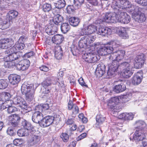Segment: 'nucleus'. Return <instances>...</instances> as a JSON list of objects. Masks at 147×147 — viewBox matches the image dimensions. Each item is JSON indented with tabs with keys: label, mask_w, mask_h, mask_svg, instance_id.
Masks as SVG:
<instances>
[{
	"label": "nucleus",
	"mask_w": 147,
	"mask_h": 147,
	"mask_svg": "<svg viewBox=\"0 0 147 147\" xmlns=\"http://www.w3.org/2000/svg\"><path fill=\"white\" fill-rule=\"evenodd\" d=\"M114 13H103L102 15V19H98L97 23L100 24L102 22H107L116 23L119 22V11L116 9H114Z\"/></svg>",
	"instance_id": "nucleus-1"
},
{
	"label": "nucleus",
	"mask_w": 147,
	"mask_h": 147,
	"mask_svg": "<svg viewBox=\"0 0 147 147\" xmlns=\"http://www.w3.org/2000/svg\"><path fill=\"white\" fill-rule=\"evenodd\" d=\"M33 86V84L25 83L21 86V92L23 94L26 95V100L29 101H32L34 99L35 90Z\"/></svg>",
	"instance_id": "nucleus-2"
},
{
	"label": "nucleus",
	"mask_w": 147,
	"mask_h": 147,
	"mask_svg": "<svg viewBox=\"0 0 147 147\" xmlns=\"http://www.w3.org/2000/svg\"><path fill=\"white\" fill-rule=\"evenodd\" d=\"M132 7H134L128 0H117L112 2L111 7L114 9L121 11L122 9H129Z\"/></svg>",
	"instance_id": "nucleus-3"
},
{
	"label": "nucleus",
	"mask_w": 147,
	"mask_h": 147,
	"mask_svg": "<svg viewBox=\"0 0 147 147\" xmlns=\"http://www.w3.org/2000/svg\"><path fill=\"white\" fill-rule=\"evenodd\" d=\"M11 102L17 107L24 109L26 113L31 111L32 108L28 105L26 101L22 97L18 96L14 97Z\"/></svg>",
	"instance_id": "nucleus-4"
},
{
	"label": "nucleus",
	"mask_w": 147,
	"mask_h": 147,
	"mask_svg": "<svg viewBox=\"0 0 147 147\" xmlns=\"http://www.w3.org/2000/svg\"><path fill=\"white\" fill-rule=\"evenodd\" d=\"M119 67H121V69L124 68L121 73L122 76L124 78H128L133 74V67L128 62H123L120 63Z\"/></svg>",
	"instance_id": "nucleus-5"
},
{
	"label": "nucleus",
	"mask_w": 147,
	"mask_h": 147,
	"mask_svg": "<svg viewBox=\"0 0 147 147\" xmlns=\"http://www.w3.org/2000/svg\"><path fill=\"white\" fill-rule=\"evenodd\" d=\"M111 63L108 64V69L107 72V75L111 76L115 74V72L117 71L119 68L121 69V67H119L120 63H119L117 60H109Z\"/></svg>",
	"instance_id": "nucleus-6"
},
{
	"label": "nucleus",
	"mask_w": 147,
	"mask_h": 147,
	"mask_svg": "<svg viewBox=\"0 0 147 147\" xmlns=\"http://www.w3.org/2000/svg\"><path fill=\"white\" fill-rule=\"evenodd\" d=\"M82 58L87 63H92L98 61L100 59V57L98 55L92 53H88L83 54Z\"/></svg>",
	"instance_id": "nucleus-7"
},
{
	"label": "nucleus",
	"mask_w": 147,
	"mask_h": 147,
	"mask_svg": "<svg viewBox=\"0 0 147 147\" xmlns=\"http://www.w3.org/2000/svg\"><path fill=\"white\" fill-rule=\"evenodd\" d=\"M125 53V51L120 50L111 54L109 57V60H117L119 62V61L123 59Z\"/></svg>",
	"instance_id": "nucleus-8"
},
{
	"label": "nucleus",
	"mask_w": 147,
	"mask_h": 147,
	"mask_svg": "<svg viewBox=\"0 0 147 147\" xmlns=\"http://www.w3.org/2000/svg\"><path fill=\"white\" fill-rule=\"evenodd\" d=\"M146 133L143 129H136L133 135V138L136 141H142L146 138Z\"/></svg>",
	"instance_id": "nucleus-9"
},
{
	"label": "nucleus",
	"mask_w": 147,
	"mask_h": 147,
	"mask_svg": "<svg viewBox=\"0 0 147 147\" xmlns=\"http://www.w3.org/2000/svg\"><path fill=\"white\" fill-rule=\"evenodd\" d=\"M145 60V56L144 54L141 53L137 55L135 59V67L137 69L140 68L143 65Z\"/></svg>",
	"instance_id": "nucleus-10"
},
{
	"label": "nucleus",
	"mask_w": 147,
	"mask_h": 147,
	"mask_svg": "<svg viewBox=\"0 0 147 147\" xmlns=\"http://www.w3.org/2000/svg\"><path fill=\"white\" fill-rule=\"evenodd\" d=\"M97 28L96 26L92 25H90L87 27H85L82 29L80 32V36L84 34H89L94 33L97 31Z\"/></svg>",
	"instance_id": "nucleus-11"
},
{
	"label": "nucleus",
	"mask_w": 147,
	"mask_h": 147,
	"mask_svg": "<svg viewBox=\"0 0 147 147\" xmlns=\"http://www.w3.org/2000/svg\"><path fill=\"white\" fill-rule=\"evenodd\" d=\"M21 118L17 114H13L9 117V120L10 122L9 125L12 127H18V123Z\"/></svg>",
	"instance_id": "nucleus-12"
},
{
	"label": "nucleus",
	"mask_w": 147,
	"mask_h": 147,
	"mask_svg": "<svg viewBox=\"0 0 147 147\" xmlns=\"http://www.w3.org/2000/svg\"><path fill=\"white\" fill-rule=\"evenodd\" d=\"M36 111L32 115V120L34 122L39 123L41 126V121L43 120L44 117L40 111L39 110Z\"/></svg>",
	"instance_id": "nucleus-13"
},
{
	"label": "nucleus",
	"mask_w": 147,
	"mask_h": 147,
	"mask_svg": "<svg viewBox=\"0 0 147 147\" xmlns=\"http://www.w3.org/2000/svg\"><path fill=\"white\" fill-rule=\"evenodd\" d=\"M55 117L50 115H48L44 117L41 122V127H46L52 124L54 120Z\"/></svg>",
	"instance_id": "nucleus-14"
},
{
	"label": "nucleus",
	"mask_w": 147,
	"mask_h": 147,
	"mask_svg": "<svg viewBox=\"0 0 147 147\" xmlns=\"http://www.w3.org/2000/svg\"><path fill=\"white\" fill-rule=\"evenodd\" d=\"M13 41L11 38H4L0 40V47L6 49L11 47L13 44Z\"/></svg>",
	"instance_id": "nucleus-15"
},
{
	"label": "nucleus",
	"mask_w": 147,
	"mask_h": 147,
	"mask_svg": "<svg viewBox=\"0 0 147 147\" xmlns=\"http://www.w3.org/2000/svg\"><path fill=\"white\" fill-rule=\"evenodd\" d=\"M119 102V98L117 97L111 98L109 100L108 105L110 108L115 112H117L118 110L116 109V105Z\"/></svg>",
	"instance_id": "nucleus-16"
},
{
	"label": "nucleus",
	"mask_w": 147,
	"mask_h": 147,
	"mask_svg": "<svg viewBox=\"0 0 147 147\" xmlns=\"http://www.w3.org/2000/svg\"><path fill=\"white\" fill-rule=\"evenodd\" d=\"M113 51V47L111 46H105L99 48L98 53L101 55H105L111 54Z\"/></svg>",
	"instance_id": "nucleus-17"
},
{
	"label": "nucleus",
	"mask_w": 147,
	"mask_h": 147,
	"mask_svg": "<svg viewBox=\"0 0 147 147\" xmlns=\"http://www.w3.org/2000/svg\"><path fill=\"white\" fill-rule=\"evenodd\" d=\"M119 22L122 24H127L130 21V17L126 13L119 11Z\"/></svg>",
	"instance_id": "nucleus-18"
},
{
	"label": "nucleus",
	"mask_w": 147,
	"mask_h": 147,
	"mask_svg": "<svg viewBox=\"0 0 147 147\" xmlns=\"http://www.w3.org/2000/svg\"><path fill=\"white\" fill-rule=\"evenodd\" d=\"M135 21L139 23H142L145 22L146 17L144 13L141 12L136 13L133 16Z\"/></svg>",
	"instance_id": "nucleus-19"
},
{
	"label": "nucleus",
	"mask_w": 147,
	"mask_h": 147,
	"mask_svg": "<svg viewBox=\"0 0 147 147\" xmlns=\"http://www.w3.org/2000/svg\"><path fill=\"white\" fill-rule=\"evenodd\" d=\"M21 126L24 128V129L28 131L30 134H33L35 131L34 127L30 123L25 120H23L22 121Z\"/></svg>",
	"instance_id": "nucleus-20"
},
{
	"label": "nucleus",
	"mask_w": 147,
	"mask_h": 147,
	"mask_svg": "<svg viewBox=\"0 0 147 147\" xmlns=\"http://www.w3.org/2000/svg\"><path fill=\"white\" fill-rule=\"evenodd\" d=\"M105 67L104 64L101 63L97 65L95 73L97 77H101L105 72Z\"/></svg>",
	"instance_id": "nucleus-21"
},
{
	"label": "nucleus",
	"mask_w": 147,
	"mask_h": 147,
	"mask_svg": "<svg viewBox=\"0 0 147 147\" xmlns=\"http://www.w3.org/2000/svg\"><path fill=\"white\" fill-rule=\"evenodd\" d=\"M97 34L103 36L110 34L111 33V30L106 27L100 26L97 30Z\"/></svg>",
	"instance_id": "nucleus-22"
},
{
	"label": "nucleus",
	"mask_w": 147,
	"mask_h": 147,
	"mask_svg": "<svg viewBox=\"0 0 147 147\" xmlns=\"http://www.w3.org/2000/svg\"><path fill=\"white\" fill-rule=\"evenodd\" d=\"M10 83L13 85L17 84L20 80V77L16 74H10L9 77Z\"/></svg>",
	"instance_id": "nucleus-23"
},
{
	"label": "nucleus",
	"mask_w": 147,
	"mask_h": 147,
	"mask_svg": "<svg viewBox=\"0 0 147 147\" xmlns=\"http://www.w3.org/2000/svg\"><path fill=\"white\" fill-rule=\"evenodd\" d=\"M142 78L141 73H137L135 74L132 78V84L135 85H138L141 82Z\"/></svg>",
	"instance_id": "nucleus-24"
},
{
	"label": "nucleus",
	"mask_w": 147,
	"mask_h": 147,
	"mask_svg": "<svg viewBox=\"0 0 147 147\" xmlns=\"http://www.w3.org/2000/svg\"><path fill=\"white\" fill-rule=\"evenodd\" d=\"M68 108L69 110H71L72 113L77 114L79 113V108L75 104H74L71 101H69L68 104Z\"/></svg>",
	"instance_id": "nucleus-25"
},
{
	"label": "nucleus",
	"mask_w": 147,
	"mask_h": 147,
	"mask_svg": "<svg viewBox=\"0 0 147 147\" xmlns=\"http://www.w3.org/2000/svg\"><path fill=\"white\" fill-rule=\"evenodd\" d=\"M57 28L53 24L49 25L46 28L45 32L49 35H53L57 32Z\"/></svg>",
	"instance_id": "nucleus-26"
},
{
	"label": "nucleus",
	"mask_w": 147,
	"mask_h": 147,
	"mask_svg": "<svg viewBox=\"0 0 147 147\" xmlns=\"http://www.w3.org/2000/svg\"><path fill=\"white\" fill-rule=\"evenodd\" d=\"M25 44L23 43L16 42L15 45L10 49V52H16L22 50L24 49Z\"/></svg>",
	"instance_id": "nucleus-27"
},
{
	"label": "nucleus",
	"mask_w": 147,
	"mask_h": 147,
	"mask_svg": "<svg viewBox=\"0 0 147 147\" xmlns=\"http://www.w3.org/2000/svg\"><path fill=\"white\" fill-rule=\"evenodd\" d=\"M10 98V94L9 93L4 92L0 95V101L3 102H5V103L7 101V103H11V101L9 100Z\"/></svg>",
	"instance_id": "nucleus-28"
},
{
	"label": "nucleus",
	"mask_w": 147,
	"mask_h": 147,
	"mask_svg": "<svg viewBox=\"0 0 147 147\" xmlns=\"http://www.w3.org/2000/svg\"><path fill=\"white\" fill-rule=\"evenodd\" d=\"M54 78L50 77L47 78L42 83V85L44 88L47 87L52 84H54L53 80Z\"/></svg>",
	"instance_id": "nucleus-29"
},
{
	"label": "nucleus",
	"mask_w": 147,
	"mask_h": 147,
	"mask_svg": "<svg viewBox=\"0 0 147 147\" xmlns=\"http://www.w3.org/2000/svg\"><path fill=\"white\" fill-rule=\"evenodd\" d=\"M55 55L56 58L58 60L62 58L63 54L62 48L60 46H58L55 49Z\"/></svg>",
	"instance_id": "nucleus-30"
},
{
	"label": "nucleus",
	"mask_w": 147,
	"mask_h": 147,
	"mask_svg": "<svg viewBox=\"0 0 147 147\" xmlns=\"http://www.w3.org/2000/svg\"><path fill=\"white\" fill-rule=\"evenodd\" d=\"M63 39V36L57 34L54 35L52 37V41L54 43L56 44H59L62 42Z\"/></svg>",
	"instance_id": "nucleus-31"
},
{
	"label": "nucleus",
	"mask_w": 147,
	"mask_h": 147,
	"mask_svg": "<svg viewBox=\"0 0 147 147\" xmlns=\"http://www.w3.org/2000/svg\"><path fill=\"white\" fill-rule=\"evenodd\" d=\"M69 21L70 24L74 27L77 26L80 22V19L78 17H71L69 18Z\"/></svg>",
	"instance_id": "nucleus-32"
},
{
	"label": "nucleus",
	"mask_w": 147,
	"mask_h": 147,
	"mask_svg": "<svg viewBox=\"0 0 147 147\" xmlns=\"http://www.w3.org/2000/svg\"><path fill=\"white\" fill-rule=\"evenodd\" d=\"M127 31V30L125 28L120 27L118 30V34L120 37L123 38H127L128 37V36Z\"/></svg>",
	"instance_id": "nucleus-33"
},
{
	"label": "nucleus",
	"mask_w": 147,
	"mask_h": 147,
	"mask_svg": "<svg viewBox=\"0 0 147 147\" xmlns=\"http://www.w3.org/2000/svg\"><path fill=\"white\" fill-rule=\"evenodd\" d=\"M126 89L125 85L122 83L115 85L113 90L117 93H119L124 91Z\"/></svg>",
	"instance_id": "nucleus-34"
},
{
	"label": "nucleus",
	"mask_w": 147,
	"mask_h": 147,
	"mask_svg": "<svg viewBox=\"0 0 147 147\" xmlns=\"http://www.w3.org/2000/svg\"><path fill=\"white\" fill-rule=\"evenodd\" d=\"M9 16L6 18L7 20H9V21L11 22V23H12V19L17 17L18 15V13L15 10H11L9 12Z\"/></svg>",
	"instance_id": "nucleus-35"
},
{
	"label": "nucleus",
	"mask_w": 147,
	"mask_h": 147,
	"mask_svg": "<svg viewBox=\"0 0 147 147\" xmlns=\"http://www.w3.org/2000/svg\"><path fill=\"white\" fill-rule=\"evenodd\" d=\"M63 16L59 14H57L53 17V20L54 23L57 25H59V23L63 21Z\"/></svg>",
	"instance_id": "nucleus-36"
},
{
	"label": "nucleus",
	"mask_w": 147,
	"mask_h": 147,
	"mask_svg": "<svg viewBox=\"0 0 147 147\" xmlns=\"http://www.w3.org/2000/svg\"><path fill=\"white\" fill-rule=\"evenodd\" d=\"M70 26L68 23H63L61 26V29L62 32L65 34L67 33L70 29Z\"/></svg>",
	"instance_id": "nucleus-37"
},
{
	"label": "nucleus",
	"mask_w": 147,
	"mask_h": 147,
	"mask_svg": "<svg viewBox=\"0 0 147 147\" xmlns=\"http://www.w3.org/2000/svg\"><path fill=\"white\" fill-rule=\"evenodd\" d=\"M49 108V105L46 104L36 106L35 107V110H39L42 112L48 110Z\"/></svg>",
	"instance_id": "nucleus-38"
},
{
	"label": "nucleus",
	"mask_w": 147,
	"mask_h": 147,
	"mask_svg": "<svg viewBox=\"0 0 147 147\" xmlns=\"http://www.w3.org/2000/svg\"><path fill=\"white\" fill-rule=\"evenodd\" d=\"M17 134L20 137L27 136L29 135L31 136V134L29 133L28 131L24 128L19 129L17 131Z\"/></svg>",
	"instance_id": "nucleus-39"
},
{
	"label": "nucleus",
	"mask_w": 147,
	"mask_h": 147,
	"mask_svg": "<svg viewBox=\"0 0 147 147\" xmlns=\"http://www.w3.org/2000/svg\"><path fill=\"white\" fill-rule=\"evenodd\" d=\"M6 21H3L0 24V29L2 30L6 29L8 28L11 24V22L9 20H7Z\"/></svg>",
	"instance_id": "nucleus-40"
},
{
	"label": "nucleus",
	"mask_w": 147,
	"mask_h": 147,
	"mask_svg": "<svg viewBox=\"0 0 147 147\" xmlns=\"http://www.w3.org/2000/svg\"><path fill=\"white\" fill-rule=\"evenodd\" d=\"M65 5V2L64 0H59L55 4V7L58 9H61L64 7Z\"/></svg>",
	"instance_id": "nucleus-41"
},
{
	"label": "nucleus",
	"mask_w": 147,
	"mask_h": 147,
	"mask_svg": "<svg viewBox=\"0 0 147 147\" xmlns=\"http://www.w3.org/2000/svg\"><path fill=\"white\" fill-rule=\"evenodd\" d=\"M88 45L84 36L82 37L79 42V46L80 48H86Z\"/></svg>",
	"instance_id": "nucleus-42"
},
{
	"label": "nucleus",
	"mask_w": 147,
	"mask_h": 147,
	"mask_svg": "<svg viewBox=\"0 0 147 147\" xmlns=\"http://www.w3.org/2000/svg\"><path fill=\"white\" fill-rule=\"evenodd\" d=\"M105 118L100 114L98 115L96 117V125H99L103 123L105 120Z\"/></svg>",
	"instance_id": "nucleus-43"
},
{
	"label": "nucleus",
	"mask_w": 147,
	"mask_h": 147,
	"mask_svg": "<svg viewBox=\"0 0 147 147\" xmlns=\"http://www.w3.org/2000/svg\"><path fill=\"white\" fill-rule=\"evenodd\" d=\"M40 137L35 135H32L29 140L30 143L32 144H35L39 142L40 140Z\"/></svg>",
	"instance_id": "nucleus-44"
},
{
	"label": "nucleus",
	"mask_w": 147,
	"mask_h": 147,
	"mask_svg": "<svg viewBox=\"0 0 147 147\" xmlns=\"http://www.w3.org/2000/svg\"><path fill=\"white\" fill-rule=\"evenodd\" d=\"M9 52L10 53L11 51H9ZM11 52L13 53L14 60L18 59V60L20 61V60L23 58L22 54L21 53L16 51V52Z\"/></svg>",
	"instance_id": "nucleus-45"
},
{
	"label": "nucleus",
	"mask_w": 147,
	"mask_h": 147,
	"mask_svg": "<svg viewBox=\"0 0 147 147\" xmlns=\"http://www.w3.org/2000/svg\"><path fill=\"white\" fill-rule=\"evenodd\" d=\"M4 107H5V109L7 108V111L9 113H11L17 111V109L16 107L7 105L6 103H5Z\"/></svg>",
	"instance_id": "nucleus-46"
},
{
	"label": "nucleus",
	"mask_w": 147,
	"mask_h": 147,
	"mask_svg": "<svg viewBox=\"0 0 147 147\" xmlns=\"http://www.w3.org/2000/svg\"><path fill=\"white\" fill-rule=\"evenodd\" d=\"M8 85V81L7 80L3 79L0 80V89H4L6 88Z\"/></svg>",
	"instance_id": "nucleus-47"
},
{
	"label": "nucleus",
	"mask_w": 147,
	"mask_h": 147,
	"mask_svg": "<svg viewBox=\"0 0 147 147\" xmlns=\"http://www.w3.org/2000/svg\"><path fill=\"white\" fill-rule=\"evenodd\" d=\"M86 35L84 36V38H85L88 45L94 41L95 38L94 36L89 34Z\"/></svg>",
	"instance_id": "nucleus-48"
},
{
	"label": "nucleus",
	"mask_w": 147,
	"mask_h": 147,
	"mask_svg": "<svg viewBox=\"0 0 147 147\" xmlns=\"http://www.w3.org/2000/svg\"><path fill=\"white\" fill-rule=\"evenodd\" d=\"M51 5L50 4L45 3L44 4L42 7V10L45 12H49L51 9Z\"/></svg>",
	"instance_id": "nucleus-49"
},
{
	"label": "nucleus",
	"mask_w": 147,
	"mask_h": 147,
	"mask_svg": "<svg viewBox=\"0 0 147 147\" xmlns=\"http://www.w3.org/2000/svg\"><path fill=\"white\" fill-rule=\"evenodd\" d=\"M145 124H146L145 123L142 121L138 120L136 121L135 122V125L137 126L136 129H142V127L141 126Z\"/></svg>",
	"instance_id": "nucleus-50"
},
{
	"label": "nucleus",
	"mask_w": 147,
	"mask_h": 147,
	"mask_svg": "<svg viewBox=\"0 0 147 147\" xmlns=\"http://www.w3.org/2000/svg\"><path fill=\"white\" fill-rule=\"evenodd\" d=\"M22 62H19V63L17 64L16 67L19 70L24 71L27 69L28 67H26V65L22 64Z\"/></svg>",
	"instance_id": "nucleus-51"
},
{
	"label": "nucleus",
	"mask_w": 147,
	"mask_h": 147,
	"mask_svg": "<svg viewBox=\"0 0 147 147\" xmlns=\"http://www.w3.org/2000/svg\"><path fill=\"white\" fill-rule=\"evenodd\" d=\"M108 44L114 48L118 47L121 45L119 42L117 41H111L108 43Z\"/></svg>",
	"instance_id": "nucleus-52"
},
{
	"label": "nucleus",
	"mask_w": 147,
	"mask_h": 147,
	"mask_svg": "<svg viewBox=\"0 0 147 147\" xmlns=\"http://www.w3.org/2000/svg\"><path fill=\"white\" fill-rule=\"evenodd\" d=\"M60 137L64 142H67L69 140V136L66 133H62L60 135Z\"/></svg>",
	"instance_id": "nucleus-53"
},
{
	"label": "nucleus",
	"mask_w": 147,
	"mask_h": 147,
	"mask_svg": "<svg viewBox=\"0 0 147 147\" xmlns=\"http://www.w3.org/2000/svg\"><path fill=\"white\" fill-rule=\"evenodd\" d=\"M134 115L131 113H126L125 117V120L127 121L132 120L134 118Z\"/></svg>",
	"instance_id": "nucleus-54"
},
{
	"label": "nucleus",
	"mask_w": 147,
	"mask_h": 147,
	"mask_svg": "<svg viewBox=\"0 0 147 147\" xmlns=\"http://www.w3.org/2000/svg\"><path fill=\"white\" fill-rule=\"evenodd\" d=\"M23 142L21 139H16L13 141V145L16 146H19L23 143Z\"/></svg>",
	"instance_id": "nucleus-55"
},
{
	"label": "nucleus",
	"mask_w": 147,
	"mask_h": 147,
	"mask_svg": "<svg viewBox=\"0 0 147 147\" xmlns=\"http://www.w3.org/2000/svg\"><path fill=\"white\" fill-rule=\"evenodd\" d=\"M11 54L9 55L7 57H6L5 59L6 61H14L13 57V54L12 52H11Z\"/></svg>",
	"instance_id": "nucleus-56"
},
{
	"label": "nucleus",
	"mask_w": 147,
	"mask_h": 147,
	"mask_svg": "<svg viewBox=\"0 0 147 147\" xmlns=\"http://www.w3.org/2000/svg\"><path fill=\"white\" fill-rule=\"evenodd\" d=\"M75 9L73 5H68L66 8L67 12L71 13Z\"/></svg>",
	"instance_id": "nucleus-57"
},
{
	"label": "nucleus",
	"mask_w": 147,
	"mask_h": 147,
	"mask_svg": "<svg viewBox=\"0 0 147 147\" xmlns=\"http://www.w3.org/2000/svg\"><path fill=\"white\" fill-rule=\"evenodd\" d=\"M6 132L8 134L11 136H13L15 133L13 129L11 127L8 128Z\"/></svg>",
	"instance_id": "nucleus-58"
},
{
	"label": "nucleus",
	"mask_w": 147,
	"mask_h": 147,
	"mask_svg": "<svg viewBox=\"0 0 147 147\" xmlns=\"http://www.w3.org/2000/svg\"><path fill=\"white\" fill-rule=\"evenodd\" d=\"M20 62H22V64H24V65L28 67H29L30 65V62L28 60L24 59L23 60H22V61Z\"/></svg>",
	"instance_id": "nucleus-59"
},
{
	"label": "nucleus",
	"mask_w": 147,
	"mask_h": 147,
	"mask_svg": "<svg viewBox=\"0 0 147 147\" xmlns=\"http://www.w3.org/2000/svg\"><path fill=\"white\" fill-rule=\"evenodd\" d=\"M131 94H127L125 95H124L123 96V98L125 99V101H128L129 100L130 98H131Z\"/></svg>",
	"instance_id": "nucleus-60"
},
{
	"label": "nucleus",
	"mask_w": 147,
	"mask_h": 147,
	"mask_svg": "<svg viewBox=\"0 0 147 147\" xmlns=\"http://www.w3.org/2000/svg\"><path fill=\"white\" fill-rule=\"evenodd\" d=\"M39 68L41 71H47L49 70V68L47 66L44 65L40 67Z\"/></svg>",
	"instance_id": "nucleus-61"
},
{
	"label": "nucleus",
	"mask_w": 147,
	"mask_h": 147,
	"mask_svg": "<svg viewBox=\"0 0 147 147\" xmlns=\"http://www.w3.org/2000/svg\"><path fill=\"white\" fill-rule=\"evenodd\" d=\"M78 82L79 84L83 86H85L88 87V86L84 82L82 78H80L78 80Z\"/></svg>",
	"instance_id": "nucleus-62"
},
{
	"label": "nucleus",
	"mask_w": 147,
	"mask_h": 147,
	"mask_svg": "<svg viewBox=\"0 0 147 147\" xmlns=\"http://www.w3.org/2000/svg\"><path fill=\"white\" fill-rule=\"evenodd\" d=\"M27 38V37L26 36L23 35L20 37L19 41L20 43H23L26 41Z\"/></svg>",
	"instance_id": "nucleus-63"
},
{
	"label": "nucleus",
	"mask_w": 147,
	"mask_h": 147,
	"mask_svg": "<svg viewBox=\"0 0 147 147\" xmlns=\"http://www.w3.org/2000/svg\"><path fill=\"white\" fill-rule=\"evenodd\" d=\"M92 5L94 6H96L98 5V0H87Z\"/></svg>",
	"instance_id": "nucleus-64"
}]
</instances>
